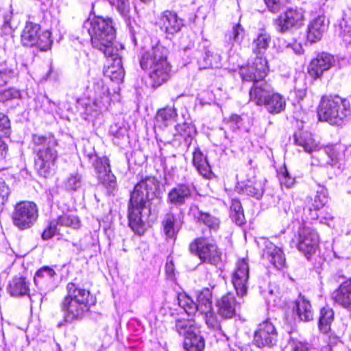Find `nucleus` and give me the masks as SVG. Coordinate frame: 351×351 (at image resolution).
Wrapping results in <instances>:
<instances>
[{
	"label": "nucleus",
	"instance_id": "obj_54",
	"mask_svg": "<svg viewBox=\"0 0 351 351\" xmlns=\"http://www.w3.org/2000/svg\"><path fill=\"white\" fill-rule=\"evenodd\" d=\"M14 72L11 69H4L0 71V86H4L13 76Z\"/></svg>",
	"mask_w": 351,
	"mask_h": 351
},
{
	"label": "nucleus",
	"instance_id": "obj_5",
	"mask_svg": "<svg viewBox=\"0 0 351 351\" xmlns=\"http://www.w3.org/2000/svg\"><path fill=\"white\" fill-rule=\"evenodd\" d=\"M168 49L157 45L145 51L140 60L141 67L149 70L151 86L158 88L167 82L171 76V65L167 60Z\"/></svg>",
	"mask_w": 351,
	"mask_h": 351
},
{
	"label": "nucleus",
	"instance_id": "obj_55",
	"mask_svg": "<svg viewBox=\"0 0 351 351\" xmlns=\"http://www.w3.org/2000/svg\"><path fill=\"white\" fill-rule=\"evenodd\" d=\"M287 48L291 49L295 54H302L303 53L302 45L297 42L287 44Z\"/></svg>",
	"mask_w": 351,
	"mask_h": 351
},
{
	"label": "nucleus",
	"instance_id": "obj_58",
	"mask_svg": "<svg viewBox=\"0 0 351 351\" xmlns=\"http://www.w3.org/2000/svg\"><path fill=\"white\" fill-rule=\"evenodd\" d=\"M18 92L11 90H5L3 93V95L7 99L16 97L18 95Z\"/></svg>",
	"mask_w": 351,
	"mask_h": 351
},
{
	"label": "nucleus",
	"instance_id": "obj_52",
	"mask_svg": "<svg viewBox=\"0 0 351 351\" xmlns=\"http://www.w3.org/2000/svg\"><path fill=\"white\" fill-rule=\"evenodd\" d=\"M269 10L273 13L280 11L284 5V0H264Z\"/></svg>",
	"mask_w": 351,
	"mask_h": 351
},
{
	"label": "nucleus",
	"instance_id": "obj_62",
	"mask_svg": "<svg viewBox=\"0 0 351 351\" xmlns=\"http://www.w3.org/2000/svg\"><path fill=\"white\" fill-rule=\"evenodd\" d=\"M171 266H172V265H171H171H169V264H168V263L167 264V265H166V268H167V273H170V272H171V271H172Z\"/></svg>",
	"mask_w": 351,
	"mask_h": 351
},
{
	"label": "nucleus",
	"instance_id": "obj_14",
	"mask_svg": "<svg viewBox=\"0 0 351 351\" xmlns=\"http://www.w3.org/2000/svg\"><path fill=\"white\" fill-rule=\"evenodd\" d=\"M323 152L319 154L317 165L330 168L335 173H339L342 169V160L344 149L340 144H328L323 146Z\"/></svg>",
	"mask_w": 351,
	"mask_h": 351
},
{
	"label": "nucleus",
	"instance_id": "obj_17",
	"mask_svg": "<svg viewBox=\"0 0 351 351\" xmlns=\"http://www.w3.org/2000/svg\"><path fill=\"white\" fill-rule=\"evenodd\" d=\"M97 178L109 192H112L117 186L116 177L112 173L109 159L106 157H97L93 162Z\"/></svg>",
	"mask_w": 351,
	"mask_h": 351
},
{
	"label": "nucleus",
	"instance_id": "obj_37",
	"mask_svg": "<svg viewBox=\"0 0 351 351\" xmlns=\"http://www.w3.org/2000/svg\"><path fill=\"white\" fill-rule=\"evenodd\" d=\"M197 220L206 225L210 229L217 230L219 226V220L207 213H203L197 206H192L190 209Z\"/></svg>",
	"mask_w": 351,
	"mask_h": 351
},
{
	"label": "nucleus",
	"instance_id": "obj_19",
	"mask_svg": "<svg viewBox=\"0 0 351 351\" xmlns=\"http://www.w3.org/2000/svg\"><path fill=\"white\" fill-rule=\"evenodd\" d=\"M249 279V265L245 258L238 260L235 270L232 274V282L237 294L243 297L247 293Z\"/></svg>",
	"mask_w": 351,
	"mask_h": 351
},
{
	"label": "nucleus",
	"instance_id": "obj_50",
	"mask_svg": "<svg viewBox=\"0 0 351 351\" xmlns=\"http://www.w3.org/2000/svg\"><path fill=\"white\" fill-rule=\"evenodd\" d=\"M10 130V124L8 117L0 112V135L7 136Z\"/></svg>",
	"mask_w": 351,
	"mask_h": 351
},
{
	"label": "nucleus",
	"instance_id": "obj_64",
	"mask_svg": "<svg viewBox=\"0 0 351 351\" xmlns=\"http://www.w3.org/2000/svg\"><path fill=\"white\" fill-rule=\"evenodd\" d=\"M46 99L48 101L49 104H51V100L48 97H47Z\"/></svg>",
	"mask_w": 351,
	"mask_h": 351
},
{
	"label": "nucleus",
	"instance_id": "obj_60",
	"mask_svg": "<svg viewBox=\"0 0 351 351\" xmlns=\"http://www.w3.org/2000/svg\"><path fill=\"white\" fill-rule=\"evenodd\" d=\"M5 149H6V145L0 138V156H3Z\"/></svg>",
	"mask_w": 351,
	"mask_h": 351
},
{
	"label": "nucleus",
	"instance_id": "obj_1",
	"mask_svg": "<svg viewBox=\"0 0 351 351\" xmlns=\"http://www.w3.org/2000/svg\"><path fill=\"white\" fill-rule=\"evenodd\" d=\"M158 189V182L155 177L147 176L135 185L131 193L128 215L129 226L138 235L143 234L145 230L141 217L143 210L155 197Z\"/></svg>",
	"mask_w": 351,
	"mask_h": 351
},
{
	"label": "nucleus",
	"instance_id": "obj_2",
	"mask_svg": "<svg viewBox=\"0 0 351 351\" xmlns=\"http://www.w3.org/2000/svg\"><path fill=\"white\" fill-rule=\"evenodd\" d=\"M267 71V61L261 57L254 60L252 64L242 66L239 70L243 81L254 83L249 93L250 100L257 106H263L273 94L271 86L263 81Z\"/></svg>",
	"mask_w": 351,
	"mask_h": 351
},
{
	"label": "nucleus",
	"instance_id": "obj_38",
	"mask_svg": "<svg viewBox=\"0 0 351 351\" xmlns=\"http://www.w3.org/2000/svg\"><path fill=\"white\" fill-rule=\"evenodd\" d=\"M177 117L176 110L173 107H166L158 111L156 117V126L165 128L169 121L174 120Z\"/></svg>",
	"mask_w": 351,
	"mask_h": 351
},
{
	"label": "nucleus",
	"instance_id": "obj_30",
	"mask_svg": "<svg viewBox=\"0 0 351 351\" xmlns=\"http://www.w3.org/2000/svg\"><path fill=\"white\" fill-rule=\"evenodd\" d=\"M335 301L345 308H351V280L342 282L334 292Z\"/></svg>",
	"mask_w": 351,
	"mask_h": 351
},
{
	"label": "nucleus",
	"instance_id": "obj_63",
	"mask_svg": "<svg viewBox=\"0 0 351 351\" xmlns=\"http://www.w3.org/2000/svg\"><path fill=\"white\" fill-rule=\"evenodd\" d=\"M142 2H144V3H149L152 0H141Z\"/></svg>",
	"mask_w": 351,
	"mask_h": 351
},
{
	"label": "nucleus",
	"instance_id": "obj_46",
	"mask_svg": "<svg viewBox=\"0 0 351 351\" xmlns=\"http://www.w3.org/2000/svg\"><path fill=\"white\" fill-rule=\"evenodd\" d=\"M10 194V187L2 178H0V212L3 211Z\"/></svg>",
	"mask_w": 351,
	"mask_h": 351
},
{
	"label": "nucleus",
	"instance_id": "obj_32",
	"mask_svg": "<svg viewBox=\"0 0 351 351\" xmlns=\"http://www.w3.org/2000/svg\"><path fill=\"white\" fill-rule=\"evenodd\" d=\"M221 56L213 51L206 50L204 54L197 59L199 69L219 68L221 66Z\"/></svg>",
	"mask_w": 351,
	"mask_h": 351
},
{
	"label": "nucleus",
	"instance_id": "obj_41",
	"mask_svg": "<svg viewBox=\"0 0 351 351\" xmlns=\"http://www.w3.org/2000/svg\"><path fill=\"white\" fill-rule=\"evenodd\" d=\"M54 221L57 223L58 226L69 227L74 229L80 226L79 218L71 213H63Z\"/></svg>",
	"mask_w": 351,
	"mask_h": 351
},
{
	"label": "nucleus",
	"instance_id": "obj_51",
	"mask_svg": "<svg viewBox=\"0 0 351 351\" xmlns=\"http://www.w3.org/2000/svg\"><path fill=\"white\" fill-rule=\"evenodd\" d=\"M291 351H312V346L306 341L294 340L291 345Z\"/></svg>",
	"mask_w": 351,
	"mask_h": 351
},
{
	"label": "nucleus",
	"instance_id": "obj_47",
	"mask_svg": "<svg viewBox=\"0 0 351 351\" xmlns=\"http://www.w3.org/2000/svg\"><path fill=\"white\" fill-rule=\"evenodd\" d=\"M278 178L281 185H284L287 188L292 186L294 184V178L289 175L285 166H283L279 170Z\"/></svg>",
	"mask_w": 351,
	"mask_h": 351
},
{
	"label": "nucleus",
	"instance_id": "obj_59",
	"mask_svg": "<svg viewBox=\"0 0 351 351\" xmlns=\"http://www.w3.org/2000/svg\"><path fill=\"white\" fill-rule=\"evenodd\" d=\"M306 96V92L304 90H298L296 91V97L299 100L303 99V98Z\"/></svg>",
	"mask_w": 351,
	"mask_h": 351
},
{
	"label": "nucleus",
	"instance_id": "obj_35",
	"mask_svg": "<svg viewBox=\"0 0 351 351\" xmlns=\"http://www.w3.org/2000/svg\"><path fill=\"white\" fill-rule=\"evenodd\" d=\"M240 191L245 195L252 196L259 199L263 196L264 189L263 184L256 179L247 180L243 186H241Z\"/></svg>",
	"mask_w": 351,
	"mask_h": 351
},
{
	"label": "nucleus",
	"instance_id": "obj_15",
	"mask_svg": "<svg viewBox=\"0 0 351 351\" xmlns=\"http://www.w3.org/2000/svg\"><path fill=\"white\" fill-rule=\"evenodd\" d=\"M319 241L318 233L312 227L304 225L299 228L297 247L308 259L316 252Z\"/></svg>",
	"mask_w": 351,
	"mask_h": 351
},
{
	"label": "nucleus",
	"instance_id": "obj_20",
	"mask_svg": "<svg viewBox=\"0 0 351 351\" xmlns=\"http://www.w3.org/2000/svg\"><path fill=\"white\" fill-rule=\"evenodd\" d=\"M56 278L57 274L52 267L44 266L35 273L34 282L39 290L49 292L56 287Z\"/></svg>",
	"mask_w": 351,
	"mask_h": 351
},
{
	"label": "nucleus",
	"instance_id": "obj_36",
	"mask_svg": "<svg viewBox=\"0 0 351 351\" xmlns=\"http://www.w3.org/2000/svg\"><path fill=\"white\" fill-rule=\"evenodd\" d=\"M193 163L199 174L208 178L211 173L210 167L206 157L199 148L195 149L193 153Z\"/></svg>",
	"mask_w": 351,
	"mask_h": 351
},
{
	"label": "nucleus",
	"instance_id": "obj_10",
	"mask_svg": "<svg viewBox=\"0 0 351 351\" xmlns=\"http://www.w3.org/2000/svg\"><path fill=\"white\" fill-rule=\"evenodd\" d=\"M189 250L203 263L217 265L221 261V252L211 238L206 237L196 238L191 243Z\"/></svg>",
	"mask_w": 351,
	"mask_h": 351
},
{
	"label": "nucleus",
	"instance_id": "obj_18",
	"mask_svg": "<svg viewBox=\"0 0 351 351\" xmlns=\"http://www.w3.org/2000/svg\"><path fill=\"white\" fill-rule=\"evenodd\" d=\"M277 341V332L271 322L265 320L258 325L254 337V342L259 348L276 344Z\"/></svg>",
	"mask_w": 351,
	"mask_h": 351
},
{
	"label": "nucleus",
	"instance_id": "obj_12",
	"mask_svg": "<svg viewBox=\"0 0 351 351\" xmlns=\"http://www.w3.org/2000/svg\"><path fill=\"white\" fill-rule=\"evenodd\" d=\"M38 216L36 204L33 202L23 201L14 206L11 218L14 226L23 230L32 227Z\"/></svg>",
	"mask_w": 351,
	"mask_h": 351
},
{
	"label": "nucleus",
	"instance_id": "obj_33",
	"mask_svg": "<svg viewBox=\"0 0 351 351\" xmlns=\"http://www.w3.org/2000/svg\"><path fill=\"white\" fill-rule=\"evenodd\" d=\"M8 291L13 296L27 295L29 292V282L23 276H16L10 282Z\"/></svg>",
	"mask_w": 351,
	"mask_h": 351
},
{
	"label": "nucleus",
	"instance_id": "obj_34",
	"mask_svg": "<svg viewBox=\"0 0 351 351\" xmlns=\"http://www.w3.org/2000/svg\"><path fill=\"white\" fill-rule=\"evenodd\" d=\"M263 106L265 107L269 113L279 114L285 109L286 100L282 95L273 93Z\"/></svg>",
	"mask_w": 351,
	"mask_h": 351
},
{
	"label": "nucleus",
	"instance_id": "obj_44",
	"mask_svg": "<svg viewBox=\"0 0 351 351\" xmlns=\"http://www.w3.org/2000/svg\"><path fill=\"white\" fill-rule=\"evenodd\" d=\"M82 185V176L77 173L69 175L64 182V186L68 191H75Z\"/></svg>",
	"mask_w": 351,
	"mask_h": 351
},
{
	"label": "nucleus",
	"instance_id": "obj_6",
	"mask_svg": "<svg viewBox=\"0 0 351 351\" xmlns=\"http://www.w3.org/2000/svg\"><path fill=\"white\" fill-rule=\"evenodd\" d=\"M84 27L88 29L93 47L104 55H114L119 48L123 49L121 43L114 42L115 32L110 19L95 17L86 21Z\"/></svg>",
	"mask_w": 351,
	"mask_h": 351
},
{
	"label": "nucleus",
	"instance_id": "obj_21",
	"mask_svg": "<svg viewBox=\"0 0 351 351\" xmlns=\"http://www.w3.org/2000/svg\"><path fill=\"white\" fill-rule=\"evenodd\" d=\"M335 60L330 54L322 53L313 59L308 66V73L314 78H319L324 72L335 65Z\"/></svg>",
	"mask_w": 351,
	"mask_h": 351
},
{
	"label": "nucleus",
	"instance_id": "obj_24",
	"mask_svg": "<svg viewBox=\"0 0 351 351\" xmlns=\"http://www.w3.org/2000/svg\"><path fill=\"white\" fill-rule=\"evenodd\" d=\"M239 302H237L233 293H227L217 302V313L224 319H230L236 314Z\"/></svg>",
	"mask_w": 351,
	"mask_h": 351
},
{
	"label": "nucleus",
	"instance_id": "obj_28",
	"mask_svg": "<svg viewBox=\"0 0 351 351\" xmlns=\"http://www.w3.org/2000/svg\"><path fill=\"white\" fill-rule=\"evenodd\" d=\"M293 310L301 321L306 322L313 319L314 313L312 306L304 296L300 295L295 301Z\"/></svg>",
	"mask_w": 351,
	"mask_h": 351
},
{
	"label": "nucleus",
	"instance_id": "obj_48",
	"mask_svg": "<svg viewBox=\"0 0 351 351\" xmlns=\"http://www.w3.org/2000/svg\"><path fill=\"white\" fill-rule=\"evenodd\" d=\"M112 4L117 7V10L123 18L128 16L130 6L128 0H110Z\"/></svg>",
	"mask_w": 351,
	"mask_h": 351
},
{
	"label": "nucleus",
	"instance_id": "obj_27",
	"mask_svg": "<svg viewBox=\"0 0 351 351\" xmlns=\"http://www.w3.org/2000/svg\"><path fill=\"white\" fill-rule=\"evenodd\" d=\"M324 16H318L310 22L308 25L307 40L311 43L319 41L327 29Z\"/></svg>",
	"mask_w": 351,
	"mask_h": 351
},
{
	"label": "nucleus",
	"instance_id": "obj_16",
	"mask_svg": "<svg viewBox=\"0 0 351 351\" xmlns=\"http://www.w3.org/2000/svg\"><path fill=\"white\" fill-rule=\"evenodd\" d=\"M304 19V10L302 8L288 9L276 20V30L285 33L292 29L299 28L303 25Z\"/></svg>",
	"mask_w": 351,
	"mask_h": 351
},
{
	"label": "nucleus",
	"instance_id": "obj_29",
	"mask_svg": "<svg viewBox=\"0 0 351 351\" xmlns=\"http://www.w3.org/2000/svg\"><path fill=\"white\" fill-rule=\"evenodd\" d=\"M294 142L295 145L303 148L307 153H311L319 150V145L313 138L311 133L304 131H298L294 134Z\"/></svg>",
	"mask_w": 351,
	"mask_h": 351
},
{
	"label": "nucleus",
	"instance_id": "obj_43",
	"mask_svg": "<svg viewBox=\"0 0 351 351\" xmlns=\"http://www.w3.org/2000/svg\"><path fill=\"white\" fill-rule=\"evenodd\" d=\"M339 35L346 43H351V18H347V14L339 23Z\"/></svg>",
	"mask_w": 351,
	"mask_h": 351
},
{
	"label": "nucleus",
	"instance_id": "obj_3",
	"mask_svg": "<svg viewBox=\"0 0 351 351\" xmlns=\"http://www.w3.org/2000/svg\"><path fill=\"white\" fill-rule=\"evenodd\" d=\"M66 291V295L60 304L64 321L71 323L82 319L91 306L95 305V298L88 290L80 288L73 282L68 283Z\"/></svg>",
	"mask_w": 351,
	"mask_h": 351
},
{
	"label": "nucleus",
	"instance_id": "obj_13",
	"mask_svg": "<svg viewBox=\"0 0 351 351\" xmlns=\"http://www.w3.org/2000/svg\"><path fill=\"white\" fill-rule=\"evenodd\" d=\"M21 40L23 46L32 47L37 45L42 51L50 49L52 44L51 33L48 31L40 32V25L32 22L26 23Z\"/></svg>",
	"mask_w": 351,
	"mask_h": 351
},
{
	"label": "nucleus",
	"instance_id": "obj_57",
	"mask_svg": "<svg viewBox=\"0 0 351 351\" xmlns=\"http://www.w3.org/2000/svg\"><path fill=\"white\" fill-rule=\"evenodd\" d=\"M189 125L186 123H183L182 125H177L175 128L177 132L180 135H184L186 128Z\"/></svg>",
	"mask_w": 351,
	"mask_h": 351
},
{
	"label": "nucleus",
	"instance_id": "obj_22",
	"mask_svg": "<svg viewBox=\"0 0 351 351\" xmlns=\"http://www.w3.org/2000/svg\"><path fill=\"white\" fill-rule=\"evenodd\" d=\"M157 23L162 31L169 34L180 32L183 26L182 19L176 13L169 10L161 13Z\"/></svg>",
	"mask_w": 351,
	"mask_h": 351
},
{
	"label": "nucleus",
	"instance_id": "obj_11",
	"mask_svg": "<svg viewBox=\"0 0 351 351\" xmlns=\"http://www.w3.org/2000/svg\"><path fill=\"white\" fill-rule=\"evenodd\" d=\"M176 330L184 336V348L187 351H202L205 346L204 339L200 335L197 326L191 320L178 319Z\"/></svg>",
	"mask_w": 351,
	"mask_h": 351
},
{
	"label": "nucleus",
	"instance_id": "obj_25",
	"mask_svg": "<svg viewBox=\"0 0 351 351\" xmlns=\"http://www.w3.org/2000/svg\"><path fill=\"white\" fill-rule=\"evenodd\" d=\"M192 193L191 187L186 184H179L172 188L168 193L167 201L175 206L184 204Z\"/></svg>",
	"mask_w": 351,
	"mask_h": 351
},
{
	"label": "nucleus",
	"instance_id": "obj_39",
	"mask_svg": "<svg viewBox=\"0 0 351 351\" xmlns=\"http://www.w3.org/2000/svg\"><path fill=\"white\" fill-rule=\"evenodd\" d=\"M334 319L333 310L325 306L321 308L319 317V328L323 333H328L330 330V325Z\"/></svg>",
	"mask_w": 351,
	"mask_h": 351
},
{
	"label": "nucleus",
	"instance_id": "obj_56",
	"mask_svg": "<svg viewBox=\"0 0 351 351\" xmlns=\"http://www.w3.org/2000/svg\"><path fill=\"white\" fill-rule=\"evenodd\" d=\"M226 119L228 122L235 123L238 128L239 123L241 121V117L238 114H232Z\"/></svg>",
	"mask_w": 351,
	"mask_h": 351
},
{
	"label": "nucleus",
	"instance_id": "obj_53",
	"mask_svg": "<svg viewBox=\"0 0 351 351\" xmlns=\"http://www.w3.org/2000/svg\"><path fill=\"white\" fill-rule=\"evenodd\" d=\"M326 203V199L324 196L322 198L320 195H317L315 197L314 204H313L314 213L312 215V219H316L317 217V210L322 208Z\"/></svg>",
	"mask_w": 351,
	"mask_h": 351
},
{
	"label": "nucleus",
	"instance_id": "obj_26",
	"mask_svg": "<svg viewBox=\"0 0 351 351\" xmlns=\"http://www.w3.org/2000/svg\"><path fill=\"white\" fill-rule=\"evenodd\" d=\"M265 248L263 253V258L276 268L281 269L285 263V257L281 249L268 241L265 242Z\"/></svg>",
	"mask_w": 351,
	"mask_h": 351
},
{
	"label": "nucleus",
	"instance_id": "obj_9",
	"mask_svg": "<svg viewBox=\"0 0 351 351\" xmlns=\"http://www.w3.org/2000/svg\"><path fill=\"white\" fill-rule=\"evenodd\" d=\"M89 103L86 104V113L93 114L106 108L110 102L109 90L101 78H94L87 86Z\"/></svg>",
	"mask_w": 351,
	"mask_h": 351
},
{
	"label": "nucleus",
	"instance_id": "obj_23",
	"mask_svg": "<svg viewBox=\"0 0 351 351\" xmlns=\"http://www.w3.org/2000/svg\"><path fill=\"white\" fill-rule=\"evenodd\" d=\"M123 49H119L117 54L105 55L106 57L110 58L112 62L107 66L104 70L105 76L109 77L112 81L117 83L122 82L124 77V71L121 62V51Z\"/></svg>",
	"mask_w": 351,
	"mask_h": 351
},
{
	"label": "nucleus",
	"instance_id": "obj_49",
	"mask_svg": "<svg viewBox=\"0 0 351 351\" xmlns=\"http://www.w3.org/2000/svg\"><path fill=\"white\" fill-rule=\"evenodd\" d=\"M60 230L58 228L57 223L54 220L51 221L49 226L43 231L42 234V238L44 240H48L51 239L54 234H58Z\"/></svg>",
	"mask_w": 351,
	"mask_h": 351
},
{
	"label": "nucleus",
	"instance_id": "obj_31",
	"mask_svg": "<svg viewBox=\"0 0 351 351\" xmlns=\"http://www.w3.org/2000/svg\"><path fill=\"white\" fill-rule=\"evenodd\" d=\"M271 43V36L267 32H261L252 42V51L256 57L254 60L258 58H263L265 51L268 49ZM266 60V58H265Z\"/></svg>",
	"mask_w": 351,
	"mask_h": 351
},
{
	"label": "nucleus",
	"instance_id": "obj_7",
	"mask_svg": "<svg viewBox=\"0 0 351 351\" xmlns=\"http://www.w3.org/2000/svg\"><path fill=\"white\" fill-rule=\"evenodd\" d=\"M178 302L189 315H193L199 312L204 315L205 322L208 328L215 331L221 330L220 322L213 311L212 293L208 288H204L198 292L197 302L184 293L178 294Z\"/></svg>",
	"mask_w": 351,
	"mask_h": 351
},
{
	"label": "nucleus",
	"instance_id": "obj_61",
	"mask_svg": "<svg viewBox=\"0 0 351 351\" xmlns=\"http://www.w3.org/2000/svg\"><path fill=\"white\" fill-rule=\"evenodd\" d=\"M130 32H131V35H132V40H133L134 43L136 44V36H135V33H134V32L133 31L132 29H130Z\"/></svg>",
	"mask_w": 351,
	"mask_h": 351
},
{
	"label": "nucleus",
	"instance_id": "obj_8",
	"mask_svg": "<svg viewBox=\"0 0 351 351\" xmlns=\"http://www.w3.org/2000/svg\"><path fill=\"white\" fill-rule=\"evenodd\" d=\"M351 114L350 101L338 95L322 97L317 115L320 121L339 125Z\"/></svg>",
	"mask_w": 351,
	"mask_h": 351
},
{
	"label": "nucleus",
	"instance_id": "obj_42",
	"mask_svg": "<svg viewBox=\"0 0 351 351\" xmlns=\"http://www.w3.org/2000/svg\"><path fill=\"white\" fill-rule=\"evenodd\" d=\"M230 216L238 226L245 223V216L241 202L238 199H232L230 206Z\"/></svg>",
	"mask_w": 351,
	"mask_h": 351
},
{
	"label": "nucleus",
	"instance_id": "obj_4",
	"mask_svg": "<svg viewBox=\"0 0 351 351\" xmlns=\"http://www.w3.org/2000/svg\"><path fill=\"white\" fill-rule=\"evenodd\" d=\"M32 149L35 154L34 167L44 178L53 175L56 169L58 143L53 135H32Z\"/></svg>",
	"mask_w": 351,
	"mask_h": 351
},
{
	"label": "nucleus",
	"instance_id": "obj_40",
	"mask_svg": "<svg viewBox=\"0 0 351 351\" xmlns=\"http://www.w3.org/2000/svg\"><path fill=\"white\" fill-rule=\"evenodd\" d=\"M162 225L165 234L169 238H173L180 229L179 226L176 223V216L172 213L165 215Z\"/></svg>",
	"mask_w": 351,
	"mask_h": 351
},
{
	"label": "nucleus",
	"instance_id": "obj_45",
	"mask_svg": "<svg viewBox=\"0 0 351 351\" xmlns=\"http://www.w3.org/2000/svg\"><path fill=\"white\" fill-rule=\"evenodd\" d=\"M244 37V29L239 24H234L228 34L229 40L232 43H241Z\"/></svg>",
	"mask_w": 351,
	"mask_h": 351
}]
</instances>
